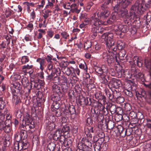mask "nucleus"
Instances as JSON below:
<instances>
[{
	"label": "nucleus",
	"instance_id": "obj_1",
	"mask_svg": "<svg viewBox=\"0 0 151 151\" xmlns=\"http://www.w3.org/2000/svg\"><path fill=\"white\" fill-rule=\"evenodd\" d=\"M145 9L144 3H141L139 0H137L131 7L129 12L133 15L134 20L137 21L139 20V15L142 14Z\"/></svg>",
	"mask_w": 151,
	"mask_h": 151
},
{
	"label": "nucleus",
	"instance_id": "obj_2",
	"mask_svg": "<svg viewBox=\"0 0 151 151\" xmlns=\"http://www.w3.org/2000/svg\"><path fill=\"white\" fill-rule=\"evenodd\" d=\"M101 38L104 39L106 43V45L108 48L114 54L116 53V48L115 47V39L114 38V34L111 33H104L101 36Z\"/></svg>",
	"mask_w": 151,
	"mask_h": 151
},
{
	"label": "nucleus",
	"instance_id": "obj_3",
	"mask_svg": "<svg viewBox=\"0 0 151 151\" xmlns=\"http://www.w3.org/2000/svg\"><path fill=\"white\" fill-rule=\"evenodd\" d=\"M113 0H103L102 4L101 5L100 10V16L101 17H109L110 14L108 5L113 3Z\"/></svg>",
	"mask_w": 151,
	"mask_h": 151
},
{
	"label": "nucleus",
	"instance_id": "obj_4",
	"mask_svg": "<svg viewBox=\"0 0 151 151\" xmlns=\"http://www.w3.org/2000/svg\"><path fill=\"white\" fill-rule=\"evenodd\" d=\"M91 140L87 139L86 137L82 138L81 142L78 145V148L76 151H88L92 146Z\"/></svg>",
	"mask_w": 151,
	"mask_h": 151
},
{
	"label": "nucleus",
	"instance_id": "obj_5",
	"mask_svg": "<svg viewBox=\"0 0 151 151\" xmlns=\"http://www.w3.org/2000/svg\"><path fill=\"white\" fill-rule=\"evenodd\" d=\"M100 10L99 9V12L96 14L94 13L93 15L89 19V24L91 27L99 26L102 25V21L99 20V17L100 19H104L108 17H101L100 16Z\"/></svg>",
	"mask_w": 151,
	"mask_h": 151
},
{
	"label": "nucleus",
	"instance_id": "obj_6",
	"mask_svg": "<svg viewBox=\"0 0 151 151\" xmlns=\"http://www.w3.org/2000/svg\"><path fill=\"white\" fill-rule=\"evenodd\" d=\"M132 1V0H119V4H117L115 6V9L117 10H118V12H124L125 14L128 12L127 9L126 8L130 4ZM122 14L124 15V14Z\"/></svg>",
	"mask_w": 151,
	"mask_h": 151
},
{
	"label": "nucleus",
	"instance_id": "obj_7",
	"mask_svg": "<svg viewBox=\"0 0 151 151\" xmlns=\"http://www.w3.org/2000/svg\"><path fill=\"white\" fill-rule=\"evenodd\" d=\"M30 83L29 86L30 88H32L33 86L37 89H39L43 87L44 84V80L37 79L34 78V77H30Z\"/></svg>",
	"mask_w": 151,
	"mask_h": 151
},
{
	"label": "nucleus",
	"instance_id": "obj_8",
	"mask_svg": "<svg viewBox=\"0 0 151 151\" xmlns=\"http://www.w3.org/2000/svg\"><path fill=\"white\" fill-rule=\"evenodd\" d=\"M130 26L129 27L127 25H116L114 26V30L115 34L117 35L122 36V33H124L127 32L129 30Z\"/></svg>",
	"mask_w": 151,
	"mask_h": 151
},
{
	"label": "nucleus",
	"instance_id": "obj_9",
	"mask_svg": "<svg viewBox=\"0 0 151 151\" xmlns=\"http://www.w3.org/2000/svg\"><path fill=\"white\" fill-rule=\"evenodd\" d=\"M12 85L11 87H12L11 88L12 93L13 96H17L21 93L22 86L19 82H14Z\"/></svg>",
	"mask_w": 151,
	"mask_h": 151
},
{
	"label": "nucleus",
	"instance_id": "obj_10",
	"mask_svg": "<svg viewBox=\"0 0 151 151\" xmlns=\"http://www.w3.org/2000/svg\"><path fill=\"white\" fill-rule=\"evenodd\" d=\"M124 13V12H121V15L123 17L125 16L124 19V23L126 24V25H128L129 27L131 26V22L133 19L134 20V18H133V15H132V14L130 13V15L128 14V12H127L126 13H125V14H122Z\"/></svg>",
	"mask_w": 151,
	"mask_h": 151
},
{
	"label": "nucleus",
	"instance_id": "obj_11",
	"mask_svg": "<svg viewBox=\"0 0 151 151\" xmlns=\"http://www.w3.org/2000/svg\"><path fill=\"white\" fill-rule=\"evenodd\" d=\"M97 108L100 109L99 112H100L101 113H102L103 115H107L109 119L113 118V116L112 115L108 114L109 110L108 108L107 107V105L105 108V106H103L102 104L100 103L98 106Z\"/></svg>",
	"mask_w": 151,
	"mask_h": 151
},
{
	"label": "nucleus",
	"instance_id": "obj_12",
	"mask_svg": "<svg viewBox=\"0 0 151 151\" xmlns=\"http://www.w3.org/2000/svg\"><path fill=\"white\" fill-rule=\"evenodd\" d=\"M107 105V107L108 108L109 111L111 114H112L115 113H118V110L122 111V109L119 107H116L115 105L110 102L106 103Z\"/></svg>",
	"mask_w": 151,
	"mask_h": 151
},
{
	"label": "nucleus",
	"instance_id": "obj_13",
	"mask_svg": "<svg viewBox=\"0 0 151 151\" xmlns=\"http://www.w3.org/2000/svg\"><path fill=\"white\" fill-rule=\"evenodd\" d=\"M114 57H116V56L114 55H108L107 53L104 52L103 53L102 55V58L104 59L105 61H107L109 65H110L111 63H113L114 61Z\"/></svg>",
	"mask_w": 151,
	"mask_h": 151
},
{
	"label": "nucleus",
	"instance_id": "obj_14",
	"mask_svg": "<svg viewBox=\"0 0 151 151\" xmlns=\"http://www.w3.org/2000/svg\"><path fill=\"white\" fill-rule=\"evenodd\" d=\"M96 72L99 74L101 76V75L103 73H107L108 72V69L106 66L104 65H101V67H96L94 68Z\"/></svg>",
	"mask_w": 151,
	"mask_h": 151
},
{
	"label": "nucleus",
	"instance_id": "obj_15",
	"mask_svg": "<svg viewBox=\"0 0 151 151\" xmlns=\"http://www.w3.org/2000/svg\"><path fill=\"white\" fill-rule=\"evenodd\" d=\"M23 121V123L24 122L25 123V126L23 125L20 126V128L21 129L22 128L26 129V125H29L30 124H32L33 122L28 114H26L25 116L24 117Z\"/></svg>",
	"mask_w": 151,
	"mask_h": 151
},
{
	"label": "nucleus",
	"instance_id": "obj_16",
	"mask_svg": "<svg viewBox=\"0 0 151 151\" xmlns=\"http://www.w3.org/2000/svg\"><path fill=\"white\" fill-rule=\"evenodd\" d=\"M62 72L68 76H71L72 77H76V75L74 68L72 67L69 68L67 67L65 70H63Z\"/></svg>",
	"mask_w": 151,
	"mask_h": 151
},
{
	"label": "nucleus",
	"instance_id": "obj_17",
	"mask_svg": "<svg viewBox=\"0 0 151 151\" xmlns=\"http://www.w3.org/2000/svg\"><path fill=\"white\" fill-rule=\"evenodd\" d=\"M95 132V130L93 129V127L89 126L86 129L85 131V133L87 139L91 140L92 137V135L91 133H94Z\"/></svg>",
	"mask_w": 151,
	"mask_h": 151
},
{
	"label": "nucleus",
	"instance_id": "obj_18",
	"mask_svg": "<svg viewBox=\"0 0 151 151\" xmlns=\"http://www.w3.org/2000/svg\"><path fill=\"white\" fill-rule=\"evenodd\" d=\"M95 113L92 116V119H94V121H97L98 122L101 121L104 119V117L103 115L99 112L98 113V112L97 113H96V111H94Z\"/></svg>",
	"mask_w": 151,
	"mask_h": 151
},
{
	"label": "nucleus",
	"instance_id": "obj_19",
	"mask_svg": "<svg viewBox=\"0 0 151 151\" xmlns=\"http://www.w3.org/2000/svg\"><path fill=\"white\" fill-rule=\"evenodd\" d=\"M36 61L39 63L40 69L42 71L44 70V67L46 66V62L44 58H40L37 59Z\"/></svg>",
	"mask_w": 151,
	"mask_h": 151
},
{
	"label": "nucleus",
	"instance_id": "obj_20",
	"mask_svg": "<svg viewBox=\"0 0 151 151\" xmlns=\"http://www.w3.org/2000/svg\"><path fill=\"white\" fill-rule=\"evenodd\" d=\"M78 102L80 106H82L83 107L88 104V98L83 96H80L78 98Z\"/></svg>",
	"mask_w": 151,
	"mask_h": 151
},
{
	"label": "nucleus",
	"instance_id": "obj_21",
	"mask_svg": "<svg viewBox=\"0 0 151 151\" xmlns=\"http://www.w3.org/2000/svg\"><path fill=\"white\" fill-rule=\"evenodd\" d=\"M91 32H92L91 34V37L93 39L95 38L97 35L98 33V29L100 28L99 26L91 27Z\"/></svg>",
	"mask_w": 151,
	"mask_h": 151
},
{
	"label": "nucleus",
	"instance_id": "obj_22",
	"mask_svg": "<svg viewBox=\"0 0 151 151\" xmlns=\"http://www.w3.org/2000/svg\"><path fill=\"white\" fill-rule=\"evenodd\" d=\"M20 151L22 150H26L29 146V144L26 140H22L20 142Z\"/></svg>",
	"mask_w": 151,
	"mask_h": 151
},
{
	"label": "nucleus",
	"instance_id": "obj_23",
	"mask_svg": "<svg viewBox=\"0 0 151 151\" xmlns=\"http://www.w3.org/2000/svg\"><path fill=\"white\" fill-rule=\"evenodd\" d=\"M115 48H116V50L118 49L119 50L124 49L125 47V43L124 42L122 41L121 40H118L117 42H116L115 40Z\"/></svg>",
	"mask_w": 151,
	"mask_h": 151
},
{
	"label": "nucleus",
	"instance_id": "obj_24",
	"mask_svg": "<svg viewBox=\"0 0 151 151\" xmlns=\"http://www.w3.org/2000/svg\"><path fill=\"white\" fill-rule=\"evenodd\" d=\"M52 91L55 94H62L60 85L54 84L52 86Z\"/></svg>",
	"mask_w": 151,
	"mask_h": 151
},
{
	"label": "nucleus",
	"instance_id": "obj_25",
	"mask_svg": "<svg viewBox=\"0 0 151 151\" xmlns=\"http://www.w3.org/2000/svg\"><path fill=\"white\" fill-rule=\"evenodd\" d=\"M106 125L107 128L109 130H112L114 127L115 122L110 119H107Z\"/></svg>",
	"mask_w": 151,
	"mask_h": 151
},
{
	"label": "nucleus",
	"instance_id": "obj_26",
	"mask_svg": "<svg viewBox=\"0 0 151 151\" xmlns=\"http://www.w3.org/2000/svg\"><path fill=\"white\" fill-rule=\"evenodd\" d=\"M5 118V115L1 113L0 111V130H3L5 124L4 121Z\"/></svg>",
	"mask_w": 151,
	"mask_h": 151
},
{
	"label": "nucleus",
	"instance_id": "obj_27",
	"mask_svg": "<svg viewBox=\"0 0 151 151\" xmlns=\"http://www.w3.org/2000/svg\"><path fill=\"white\" fill-rule=\"evenodd\" d=\"M25 129H21L19 132V135H20L22 140H26L28 137L27 132Z\"/></svg>",
	"mask_w": 151,
	"mask_h": 151
},
{
	"label": "nucleus",
	"instance_id": "obj_28",
	"mask_svg": "<svg viewBox=\"0 0 151 151\" xmlns=\"http://www.w3.org/2000/svg\"><path fill=\"white\" fill-rule=\"evenodd\" d=\"M114 12H113L112 13L110 18V19H111L114 21L116 18V16L117 14L121 15V12H118V10H116V9H115V6L114 7Z\"/></svg>",
	"mask_w": 151,
	"mask_h": 151
},
{
	"label": "nucleus",
	"instance_id": "obj_29",
	"mask_svg": "<svg viewBox=\"0 0 151 151\" xmlns=\"http://www.w3.org/2000/svg\"><path fill=\"white\" fill-rule=\"evenodd\" d=\"M62 134L60 129H58L56 130L53 136V139L55 141L58 140L60 136Z\"/></svg>",
	"mask_w": 151,
	"mask_h": 151
},
{
	"label": "nucleus",
	"instance_id": "obj_30",
	"mask_svg": "<svg viewBox=\"0 0 151 151\" xmlns=\"http://www.w3.org/2000/svg\"><path fill=\"white\" fill-rule=\"evenodd\" d=\"M28 82V79L27 78L25 77L22 78L21 82L23 87L25 88V90L29 87L30 83Z\"/></svg>",
	"mask_w": 151,
	"mask_h": 151
},
{
	"label": "nucleus",
	"instance_id": "obj_31",
	"mask_svg": "<svg viewBox=\"0 0 151 151\" xmlns=\"http://www.w3.org/2000/svg\"><path fill=\"white\" fill-rule=\"evenodd\" d=\"M60 102H53L51 107V110L54 111L56 110L59 109V108L60 107Z\"/></svg>",
	"mask_w": 151,
	"mask_h": 151
},
{
	"label": "nucleus",
	"instance_id": "obj_32",
	"mask_svg": "<svg viewBox=\"0 0 151 151\" xmlns=\"http://www.w3.org/2000/svg\"><path fill=\"white\" fill-rule=\"evenodd\" d=\"M133 60L134 63L135 65H137L139 67H140L142 65V61L139 59L137 56H134L133 58Z\"/></svg>",
	"mask_w": 151,
	"mask_h": 151
},
{
	"label": "nucleus",
	"instance_id": "obj_33",
	"mask_svg": "<svg viewBox=\"0 0 151 151\" xmlns=\"http://www.w3.org/2000/svg\"><path fill=\"white\" fill-rule=\"evenodd\" d=\"M21 93L20 94H17V96H13L12 101L14 103L15 106L18 105L19 103H21V101L20 98L19 97V96H21Z\"/></svg>",
	"mask_w": 151,
	"mask_h": 151
},
{
	"label": "nucleus",
	"instance_id": "obj_34",
	"mask_svg": "<svg viewBox=\"0 0 151 151\" xmlns=\"http://www.w3.org/2000/svg\"><path fill=\"white\" fill-rule=\"evenodd\" d=\"M130 87H129L127 89H125L124 90L123 93L126 95L131 97L133 96V94L131 91L132 88L131 85H130Z\"/></svg>",
	"mask_w": 151,
	"mask_h": 151
},
{
	"label": "nucleus",
	"instance_id": "obj_35",
	"mask_svg": "<svg viewBox=\"0 0 151 151\" xmlns=\"http://www.w3.org/2000/svg\"><path fill=\"white\" fill-rule=\"evenodd\" d=\"M47 1L48 3L45 6V8L47 9H52L54 6V4L55 2V0H47Z\"/></svg>",
	"mask_w": 151,
	"mask_h": 151
},
{
	"label": "nucleus",
	"instance_id": "obj_36",
	"mask_svg": "<svg viewBox=\"0 0 151 151\" xmlns=\"http://www.w3.org/2000/svg\"><path fill=\"white\" fill-rule=\"evenodd\" d=\"M47 151H55L56 145L53 142L49 143L47 145Z\"/></svg>",
	"mask_w": 151,
	"mask_h": 151
},
{
	"label": "nucleus",
	"instance_id": "obj_37",
	"mask_svg": "<svg viewBox=\"0 0 151 151\" xmlns=\"http://www.w3.org/2000/svg\"><path fill=\"white\" fill-rule=\"evenodd\" d=\"M123 76L125 78H130L131 77L132 74L129 70L127 69L123 71Z\"/></svg>",
	"mask_w": 151,
	"mask_h": 151
},
{
	"label": "nucleus",
	"instance_id": "obj_38",
	"mask_svg": "<svg viewBox=\"0 0 151 151\" xmlns=\"http://www.w3.org/2000/svg\"><path fill=\"white\" fill-rule=\"evenodd\" d=\"M60 85L62 93H65L68 88L67 83H62Z\"/></svg>",
	"mask_w": 151,
	"mask_h": 151
},
{
	"label": "nucleus",
	"instance_id": "obj_39",
	"mask_svg": "<svg viewBox=\"0 0 151 151\" xmlns=\"http://www.w3.org/2000/svg\"><path fill=\"white\" fill-rule=\"evenodd\" d=\"M141 2L144 4V7L146 9L150 8L151 4V0H142Z\"/></svg>",
	"mask_w": 151,
	"mask_h": 151
},
{
	"label": "nucleus",
	"instance_id": "obj_40",
	"mask_svg": "<svg viewBox=\"0 0 151 151\" xmlns=\"http://www.w3.org/2000/svg\"><path fill=\"white\" fill-rule=\"evenodd\" d=\"M79 66L81 69L83 70L85 72H87L88 68L86 63L84 61L82 63L79 64Z\"/></svg>",
	"mask_w": 151,
	"mask_h": 151
},
{
	"label": "nucleus",
	"instance_id": "obj_41",
	"mask_svg": "<svg viewBox=\"0 0 151 151\" xmlns=\"http://www.w3.org/2000/svg\"><path fill=\"white\" fill-rule=\"evenodd\" d=\"M105 137L104 133L102 132H98L96 135L93 137H96L97 139L104 140V137Z\"/></svg>",
	"mask_w": 151,
	"mask_h": 151
},
{
	"label": "nucleus",
	"instance_id": "obj_42",
	"mask_svg": "<svg viewBox=\"0 0 151 151\" xmlns=\"http://www.w3.org/2000/svg\"><path fill=\"white\" fill-rule=\"evenodd\" d=\"M62 94H55L52 98V100L53 102H59L61 99V95Z\"/></svg>",
	"mask_w": 151,
	"mask_h": 151
},
{
	"label": "nucleus",
	"instance_id": "obj_43",
	"mask_svg": "<svg viewBox=\"0 0 151 151\" xmlns=\"http://www.w3.org/2000/svg\"><path fill=\"white\" fill-rule=\"evenodd\" d=\"M144 18L146 19V23L148 24L151 20V12H148L144 17Z\"/></svg>",
	"mask_w": 151,
	"mask_h": 151
},
{
	"label": "nucleus",
	"instance_id": "obj_44",
	"mask_svg": "<svg viewBox=\"0 0 151 151\" xmlns=\"http://www.w3.org/2000/svg\"><path fill=\"white\" fill-rule=\"evenodd\" d=\"M123 119V116L120 114L117 113L114 116V120L116 122H119Z\"/></svg>",
	"mask_w": 151,
	"mask_h": 151
},
{
	"label": "nucleus",
	"instance_id": "obj_45",
	"mask_svg": "<svg viewBox=\"0 0 151 151\" xmlns=\"http://www.w3.org/2000/svg\"><path fill=\"white\" fill-rule=\"evenodd\" d=\"M113 94V99H121L122 100V102H123L124 101V99L122 97L119 96L117 95L119 93L117 92L116 91H111Z\"/></svg>",
	"mask_w": 151,
	"mask_h": 151
},
{
	"label": "nucleus",
	"instance_id": "obj_46",
	"mask_svg": "<svg viewBox=\"0 0 151 151\" xmlns=\"http://www.w3.org/2000/svg\"><path fill=\"white\" fill-rule=\"evenodd\" d=\"M29 60V57L27 56H24L22 57L21 61L22 64H25Z\"/></svg>",
	"mask_w": 151,
	"mask_h": 151
},
{
	"label": "nucleus",
	"instance_id": "obj_47",
	"mask_svg": "<svg viewBox=\"0 0 151 151\" xmlns=\"http://www.w3.org/2000/svg\"><path fill=\"white\" fill-rule=\"evenodd\" d=\"M122 86L121 81L119 80L115 79L114 88H117Z\"/></svg>",
	"mask_w": 151,
	"mask_h": 151
},
{
	"label": "nucleus",
	"instance_id": "obj_48",
	"mask_svg": "<svg viewBox=\"0 0 151 151\" xmlns=\"http://www.w3.org/2000/svg\"><path fill=\"white\" fill-rule=\"evenodd\" d=\"M14 139L17 142H19L22 140L21 137L20 136V135H19V131H17L15 134Z\"/></svg>",
	"mask_w": 151,
	"mask_h": 151
},
{
	"label": "nucleus",
	"instance_id": "obj_49",
	"mask_svg": "<svg viewBox=\"0 0 151 151\" xmlns=\"http://www.w3.org/2000/svg\"><path fill=\"white\" fill-rule=\"evenodd\" d=\"M68 62H65L64 61H62L60 63V66L62 68V71L64 70H65V68L67 67L68 65Z\"/></svg>",
	"mask_w": 151,
	"mask_h": 151
},
{
	"label": "nucleus",
	"instance_id": "obj_50",
	"mask_svg": "<svg viewBox=\"0 0 151 151\" xmlns=\"http://www.w3.org/2000/svg\"><path fill=\"white\" fill-rule=\"evenodd\" d=\"M96 137H93L94 141L95 142V144L101 146L102 143L104 140H103L102 139L101 140L97 139Z\"/></svg>",
	"mask_w": 151,
	"mask_h": 151
},
{
	"label": "nucleus",
	"instance_id": "obj_51",
	"mask_svg": "<svg viewBox=\"0 0 151 151\" xmlns=\"http://www.w3.org/2000/svg\"><path fill=\"white\" fill-rule=\"evenodd\" d=\"M68 109L70 113V115H72L76 113L75 109L74 106L73 105L70 106L68 107Z\"/></svg>",
	"mask_w": 151,
	"mask_h": 151
},
{
	"label": "nucleus",
	"instance_id": "obj_52",
	"mask_svg": "<svg viewBox=\"0 0 151 151\" xmlns=\"http://www.w3.org/2000/svg\"><path fill=\"white\" fill-rule=\"evenodd\" d=\"M106 99L105 96L104 95L102 94L97 100L100 103L102 101V103L105 104H106V103H107L106 101Z\"/></svg>",
	"mask_w": 151,
	"mask_h": 151
},
{
	"label": "nucleus",
	"instance_id": "obj_53",
	"mask_svg": "<svg viewBox=\"0 0 151 151\" xmlns=\"http://www.w3.org/2000/svg\"><path fill=\"white\" fill-rule=\"evenodd\" d=\"M33 65H30L28 64L24 65L22 66V69L23 71H26L27 70L32 69L33 68Z\"/></svg>",
	"mask_w": 151,
	"mask_h": 151
},
{
	"label": "nucleus",
	"instance_id": "obj_54",
	"mask_svg": "<svg viewBox=\"0 0 151 151\" xmlns=\"http://www.w3.org/2000/svg\"><path fill=\"white\" fill-rule=\"evenodd\" d=\"M114 21L109 18L106 21H102V25H106L108 24H112L114 22Z\"/></svg>",
	"mask_w": 151,
	"mask_h": 151
},
{
	"label": "nucleus",
	"instance_id": "obj_55",
	"mask_svg": "<svg viewBox=\"0 0 151 151\" xmlns=\"http://www.w3.org/2000/svg\"><path fill=\"white\" fill-rule=\"evenodd\" d=\"M75 92L72 90H70L68 91V95L69 98L70 99H72L73 98L75 97Z\"/></svg>",
	"mask_w": 151,
	"mask_h": 151
},
{
	"label": "nucleus",
	"instance_id": "obj_56",
	"mask_svg": "<svg viewBox=\"0 0 151 151\" xmlns=\"http://www.w3.org/2000/svg\"><path fill=\"white\" fill-rule=\"evenodd\" d=\"M70 129V127L68 125H66L63 126V128H62L61 131L62 133H65L66 132H69Z\"/></svg>",
	"mask_w": 151,
	"mask_h": 151
},
{
	"label": "nucleus",
	"instance_id": "obj_57",
	"mask_svg": "<svg viewBox=\"0 0 151 151\" xmlns=\"http://www.w3.org/2000/svg\"><path fill=\"white\" fill-rule=\"evenodd\" d=\"M91 46V42L90 41H86L84 45V47L85 49H88Z\"/></svg>",
	"mask_w": 151,
	"mask_h": 151
},
{
	"label": "nucleus",
	"instance_id": "obj_58",
	"mask_svg": "<svg viewBox=\"0 0 151 151\" xmlns=\"http://www.w3.org/2000/svg\"><path fill=\"white\" fill-rule=\"evenodd\" d=\"M63 115L62 116H65V117L68 118L69 117V115H70V113L68 109L66 108L62 112Z\"/></svg>",
	"mask_w": 151,
	"mask_h": 151
},
{
	"label": "nucleus",
	"instance_id": "obj_59",
	"mask_svg": "<svg viewBox=\"0 0 151 151\" xmlns=\"http://www.w3.org/2000/svg\"><path fill=\"white\" fill-rule=\"evenodd\" d=\"M20 146V142H15L14 144V150H15V151H18L20 150V147H19Z\"/></svg>",
	"mask_w": 151,
	"mask_h": 151
},
{
	"label": "nucleus",
	"instance_id": "obj_60",
	"mask_svg": "<svg viewBox=\"0 0 151 151\" xmlns=\"http://www.w3.org/2000/svg\"><path fill=\"white\" fill-rule=\"evenodd\" d=\"M15 114L16 117L20 118L22 116V113L21 110L17 109L15 112Z\"/></svg>",
	"mask_w": 151,
	"mask_h": 151
},
{
	"label": "nucleus",
	"instance_id": "obj_61",
	"mask_svg": "<svg viewBox=\"0 0 151 151\" xmlns=\"http://www.w3.org/2000/svg\"><path fill=\"white\" fill-rule=\"evenodd\" d=\"M53 73H54V74L55 75V74L57 76H60L61 74L60 69V68L58 67L56 68H55L54 70H53L52 71Z\"/></svg>",
	"mask_w": 151,
	"mask_h": 151
},
{
	"label": "nucleus",
	"instance_id": "obj_62",
	"mask_svg": "<svg viewBox=\"0 0 151 151\" xmlns=\"http://www.w3.org/2000/svg\"><path fill=\"white\" fill-rule=\"evenodd\" d=\"M5 102L3 100L2 98L0 97V109L2 110L4 109L5 106Z\"/></svg>",
	"mask_w": 151,
	"mask_h": 151
},
{
	"label": "nucleus",
	"instance_id": "obj_63",
	"mask_svg": "<svg viewBox=\"0 0 151 151\" xmlns=\"http://www.w3.org/2000/svg\"><path fill=\"white\" fill-rule=\"evenodd\" d=\"M115 79H113L110 80L108 83V86L109 88H114Z\"/></svg>",
	"mask_w": 151,
	"mask_h": 151
},
{
	"label": "nucleus",
	"instance_id": "obj_64",
	"mask_svg": "<svg viewBox=\"0 0 151 151\" xmlns=\"http://www.w3.org/2000/svg\"><path fill=\"white\" fill-rule=\"evenodd\" d=\"M60 34L62 37L65 40L68 38L69 36V34L65 31L62 32L60 33Z\"/></svg>",
	"mask_w": 151,
	"mask_h": 151
}]
</instances>
